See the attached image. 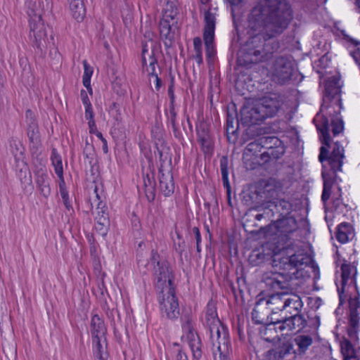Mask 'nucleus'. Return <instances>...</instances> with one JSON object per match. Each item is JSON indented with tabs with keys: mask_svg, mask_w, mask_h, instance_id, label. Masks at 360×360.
Returning <instances> with one entry per match:
<instances>
[{
	"mask_svg": "<svg viewBox=\"0 0 360 360\" xmlns=\"http://www.w3.org/2000/svg\"><path fill=\"white\" fill-rule=\"evenodd\" d=\"M72 17L78 22L82 21L86 15L83 0H68Z\"/></svg>",
	"mask_w": 360,
	"mask_h": 360,
	"instance_id": "26",
	"label": "nucleus"
},
{
	"mask_svg": "<svg viewBox=\"0 0 360 360\" xmlns=\"http://www.w3.org/2000/svg\"><path fill=\"white\" fill-rule=\"evenodd\" d=\"M193 46L195 53L202 52V40L200 37H197L193 39Z\"/></svg>",
	"mask_w": 360,
	"mask_h": 360,
	"instance_id": "60",
	"label": "nucleus"
},
{
	"mask_svg": "<svg viewBox=\"0 0 360 360\" xmlns=\"http://www.w3.org/2000/svg\"><path fill=\"white\" fill-rule=\"evenodd\" d=\"M174 247L175 251L179 254L180 257L182 256L183 252L186 249V243L184 240H179L178 243L174 242Z\"/></svg>",
	"mask_w": 360,
	"mask_h": 360,
	"instance_id": "53",
	"label": "nucleus"
},
{
	"mask_svg": "<svg viewBox=\"0 0 360 360\" xmlns=\"http://www.w3.org/2000/svg\"><path fill=\"white\" fill-rule=\"evenodd\" d=\"M271 322L270 326L272 324L278 325V330L280 332H285L286 333L293 330L297 332L302 330L308 332L307 330H305L307 327L316 331L320 326V319L318 316L310 317L308 315L307 319H306L304 315L300 313L297 315L294 314L292 316L281 317V319L271 318Z\"/></svg>",
	"mask_w": 360,
	"mask_h": 360,
	"instance_id": "7",
	"label": "nucleus"
},
{
	"mask_svg": "<svg viewBox=\"0 0 360 360\" xmlns=\"http://www.w3.org/2000/svg\"><path fill=\"white\" fill-rule=\"evenodd\" d=\"M51 160L52 162V165L54 167L55 172H63V168L62 164V158L56 148H53L51 150Z\"/></svg>",
	"mask_w": 360,
	"mask_h": 360,
	"instance_id": "40",
	"label": "nucleus"
},
{
	"mask_svg": "<svg viewBox=\"0 0 360 360\" xmlns=\"http://www.w3.org/2000/svg\"><path fill=\"white\" fill-rule=\"evenodd\" d=\"M292 19L291 6L286 0H261L248 16L249 38L238 53V65L249 68L271 58L280 49L276 37Z\"/></svg>",
	"mask_w": 360,
	"mask_h": 360,
	"instance_id": "1",
	"label": "nucleus"
},
{
	"mask_svg": "<svg viewBox=\"0 0 360 360\" xmlns=\"http://www.w3.org/2000/svg\"><path fill=\"white\" fill-rule=\"evenodd\" d=\"M183 319L184 323L182 324V328L185 331H186V335H190L191 333H194L191 317L189 315H185Z\"/></svg>",
	"mask_w": 360,
	"mask_h": 360,
	"instance_id": "49",
	"label": "nucleus"
},
{
	"mask_svg": "<svg viewBox=\"0 0 360 360\" xmlns=\"http://www.w3.org/2000/svg\"><path fill=\"white\" fill-rule=\"evenodd\" d=\"M33 172L35 176L36 185L40 194L47 198L51 195V189L45 165L41 161L38 165L34 164Z\"/></svg>",
	"mask_w": 360,
	"mask_h": 360,
	"instance_id": "14",
	"label": "nucleus"
},
{
	"mask_svg": "<svg viewBox=\"0 0 360 360\" xmlns=\"http://www.w3.org/2000/svg\"><path fill=\"white\" fill-rule=\"evenodd\" d=\"M332 132L334 136L339 134L343 130V122L338 118H333L331 120Z\"/></svg>",
	"mask_w": 360,
	"mask_h": 360,
	"instance_id": "47",
	"label": "nucleus"
},
{
	"mask_svg": "<svg viewBox=\"0 0 360 360\" xmlns=\"http://www.w3.org/2000/svg\"><path fill=\"white\" fill-rule=\"evenodd\" d=\"M240 120L235 113V116L231 115L229 112H227L226 119V133L228 139L230 141L229 134L235 135L238 129Z\"/></svg>",
	"mask_w": 360,
	"mask_h": 360,
	"instance_id": "34",
	"label": "nucleus"
},
{
	"mask_svg": "<svg viewBox=\"0 0 360 360\" xmlns=\"http://www.w3.org/2000/svg\"><path fill=\"white\" fill-rule=\"evenodd\" d=\"M10 150L15 158L16 167H19L20 163H21L25 169H27L24 162V148L22 146L14 141L10 143Z\"/></svg>",
	"mask_w": 360,
	"mask_h": 360,
	"instance_id": "29",
	"label": "nucleus"
},
{
	"mask_svg": "<svg viewBox=\"0 0 360 360\" xmlns=\"http://www.w3.org/2000/svg\"><path fill=\"white\" fill-rule=\"evenodd\" d=\"M344 158V148L338 142L334 143L330 155L327 147L323 146L320 148L319 160L323 167L321 175L323 188L321 200L323 203H326L330 196L331 188L337 177L336 173L338 171H341Z\"/></svg>",
	"mask_w": 360,
	"mask_h": 360,
	"instance_id": "3",
	"label": "nucleus"
},
{
	"mask_svg": "<svg viewBox=\"0 0 360 360\" xmlns=\"http://www.w3.org/2000/svg\"><path fill=\"white\" fill-rule=\"evenodd\" d=\"M30 38L33 47L41 56L45 54L51 43L53 48L56 47L52 31L44 24L41 13H34L30 17Z\"/></svg>",
	"mask_w": 360,
	"mask_h": 360,
	"instance_id": "5",
	"label": "nucleus"
},
{
	"mask_svg": "<svg viewBox=\"0 0 360 360\" xmlns=\"http://www.w3.org/2000/svg\"><path fill=\"white\" fill-rule=\"evenodd\" d=\"M349 326L354 327L359 325V315L356 309H354L352 311H349Z\"/></svg>",
	"mask_w": 360,
	"mask_h": 360,
	"instance_id": "51",
	"label": "nucleus"
},
{
	"mask_svg": "<svg viewBox=\"0 0 360 360\" xmlns=\"http://www.w3.org/2000/svg\"><path fill=\"white\" fill-rule=\"evenodd\" d=\"M143 184H144L145 188H148L149 186H155V180H154V177L153 176L150 177V175L148 174H147L143 177Z\"/></svg>",
	"mask_w": 360,
	"mask_h": 360,
	"instance_id": "58",
	"label": "nucleus"
},
{
	"mask_svg": "<svg viewBox=\"0 0 360 360\" xmlns=\"http://www.w3.org/2000/svg\"><path fill=\"white\" fill-rule=\"evenodd\" d=\"M83 65H84V68L83 76L87 77H91L92 74H93V70H92L91 67L88 64L86 60L83 61Z\"/></svg>",
	"mask_w": 360,
	"mask_h": 360,
	"instance_id": "62",
	"label": "nucleus"
},
{
	"mask_svg": "<svg viewBox=\"0 0 360 360\" xmlns=\"http://www.w3.org/2000/svg\"><path fill=\"white\" fill-rule=\"evenodd\" d=\"M252 319L255 324H261L265 326L266 321L262 319L261 314L253 309L252 312Z\"/></svg>",
	"mask_w": 360,
	"mask_h": 360,
	"instance_id": "54",
	"label": "nucleus"
},
{
	"mask_svg": "<svg viewBox=\"0 0 360 360\" xmlns=\"http://www.w3.org/2000/svg\"><path fill=\"white\" fill-rule=\"evenodd\" d=\"M285 148L283 143L264 150L260 155L262 164L267 163L271 160H276L281 158L285 153Z\"/></svg>",
	"mask_w": 360,
	"mask_h": 360,
	"instance_id": "22",
	"label": "nucleus"
},
{
	"mask_svg": "<svg viewBox=\"0 0 360 360\" xmlns=\"http://www.w3.org/2000/svg\"><path fill=\"white\" fill-rule=\"evenodd\" d=\"M303 303L301 297L292 292L286 295V299L284 300V303L282 305L281 311L286 314L285 316H287V314H289V316L297 315L300 312Z\"/></svg>",
	"mask_w": 360,
	"mask_h": 360,
	"instance_id": "18",
	"label": "nucleus"
},
{
	"mask_svg": "<svg viewBox=\"0 0 360 360\" xmlns=\"http://www.w3.org/2000/svg\"><path fill=\"white\" fill-rule=\"evenodd\" d=\"M91 331L92 338L94 340L95 338H101L106 333L104 321L97 314L94 315L91 318Z\"/></svg>",
	"mask_w": 360,
	"mask_h": 360,
	"instance_id": "25",
	"label": "nucleus"
},
{
	"mask_svg": "<svg viewBox=\"0 0 360 360\" xmlns=\"http://www.w3.org/2000/svg\"><path fill=\"white\" fill-rule=\"evenodd\" d=\"M266 115L262 111V108L259 105L255 103L252 105H244L240 110V121L242 125L248 126L249 128L246 130L245 134L243 135V139L245 141V136L248 135L250 131H252L251 127L253 125L260 124L265 119Z\"/></svg>",
	"mask_w": 360,
	"mask_h": 360,
	"instance_id": "10",
	"label": "nucleus"
},
{
	"mask_svg": "<svg viewBox=\"0 0 360 360\" xmlns=\"http://www.w3.org/2000/svg\"><path fill=\"white\" fill-rule=\"evenodd\" d=\"M266 255L259 250H254L249 256V262L252 266H259L266 259Z\"/></svg>",
	"mask_w": 360,
	"mask_h": 360,
	"instance_id": "41",
	"label": "nucleus"
},
{
	"mask_svg": "<svg viewBox=\"0 0 360 360\" xmlns=\"http://www.w3.org/2000/svg\"><path fill=\"white\" fill-rule=\"evenodd\" d=\"M193 233L195 235L196 240V250L198 252H201L200 243H201V235L200 230L198 227L195 226L193 228Z\"/></svg>",
	"mask_w": 360,
	"mask_h": 360,
	"instance_id": "52",
	"label": "nucleus"
},
{
	"mask_svg": "<svg viewBox=\"0 0 360 360\" xmlns=\"http://www.w3.org/2000/svg\"><path fill=\"white\" fill-rule=\"evenodd\" d=\"M189 347L192 351L193 356L196 359H200L202 355V342L196 333H191L186 335Z\"/></svg>",
	"mask_w": 360,
	"mask_h": 360,
	"instance_id": "24",
	"label": "nucleus"
},
{
	"mask_svg": "<svg viewBox=\"0 0 360 360\" xmlns=\"http://www.w3.org/2000/svg\"><path fill=\"white\" fill-rule=\"evenodd\" d=\"M27 136L32 143H35L39 141V129L37 122L32 120L27 128Z\"/></svg>",
	"mask_w": 360,
	"mask_h": 360,
	"instance_id": "43",
	"label": "nucleus"
},
{
	"mask_svg": "<svg viewBox=\"0 0 360 360\" xmlns=\"http://www.w3.org/2000/svg\"><path fill=\"white\" fill-rule=\"evenodd\" d=\"M316 128L321 134L322 143L327 147H330L331 139L329 134V121L328 118L323 116L321 119L320 123L316 124Z\"/></svg>",
	"mask_w": 360,
	"mask_h": 360,
	"instance_id": "28",
	"label": "nucleus"
},
{
	"mask_svg": "<svg viewBox=\"0 0 360 360\" xmlns=\"http://www.w3.org/2000/svg\"><path fill=\"white\" fill-rule=\"evenodd\" d=\"M275 231L273 232L276 235V240L275 244L279 252H286V255L295 253L291 248L292 242L290 237V234L295 231L297 228V223L293 217H284L277 219L276 221L272 220Z\"/></svg>",
	"mask_w": 360,
	"mask_h": 360,
	"instance_id": "6",
	"label": "nucleus"
},
{
	"mask_svg": "<svg viewBox=\"0 0 360 360\" xmlns=\"http://www.w3.org/2000/svg\"><path fill=\"white\" fill-rule=\"evenodd\" d=\"M158 172L160 190L165 197H169L174 191V183L172 171L170 169L165 170L162 165H161Z\"/></svg>",
	"mask_w": 360,
	"mask_h": 360,
	"instance_id": "17",
	"label": "nucleus"
},
{
	"mask_svg": "<svg viewBox=\"0 0 360 360\" xmlns=\"http://www.w3.org/2000/svg\"><path fill=\"white\" fill-rule=\"evenodd\" d=\"M310 262L311 258L304 253H292L286 256L276 254L271 262L274 270L265 272L262 281L269 289L289 295L294 290L292 281L300 278L302 266Z\"/></svg>",
	"mask_w": 360,
	"mask_h": 360,
	"instance_id": "2",
	"label": "nucleus"
},
{
	"mask_svg": "<svg viewBox=\"0 0 360 360\" xmlns=\"http://www.w3.org/2000/svg\"><path fill=\"white\" fill-rule=\"evenodd\" d=\"M349 311H352L354 309L357 311V309L360 307V302L358 298H350L349 300Z\"/></svg>",
	"mask_w": 360,
	"mask_h": 360,
	"instance_id": "61",
	"label": "nucleus"
},
{
	"mask_svg": "<svg viewBox=\"0 0 360 360\" xmlns=\"http://www.w3.org/2000/svg\"><path fill=\"white\" fill-rule=\"evenodd\" d=\"M290 340L293 342L295 356L305 354L309 347L313 344V338L310 335H298Z\"/></svg>",
	"mask_w": 360,
	"mask_h": 360,
	"instance_id": "21",
	"label": "nucleus"
},
{
	"mask_svg": "<svg viewBox=\"0 0 360 360\" xmlns=\"http://www.w3.org/2000/svg\"><path fill=\"white\" fill-rule=\"evenodd\" d=\"M340 348L343 360L356 359V351L353 345L349 340L344 339L340 343Z\"/></svg>",
	"mask_w": 360,
	"mask_h": 360,
	"instance_id": "33",
	"label": "nucleus"
},
{
	"mask_svg": "<svg viewBox=\"0 0 360 360\" xmlns=\"http://www.w3.org/2000/svg\"><path fill=\"white\" fill-rule=\"evenodd\" d=\"M96 136L101 141V143H103V151L104 153H108V143L107 140L103 136V134L100 131H96Z\"/></svg>",
	"mask_w": 360,
	"mask_h": 360,
	"instance_id": "59",
	"label": "nucleus"
},
{
	"mask_svg": "<svg viewBox=\"0 0 360 360\" xmlns=\"http://www.w3.org/2000/svg\"><path fill=\"white\" fill-rule=\"evenodd\" d=\"M150 262L153 266V275L155 277V286L161 290L162 292L167 287H175L174 276L172 274L168 262L161 259L160 255L155 250H152Z\"/></svg>",
	"mask_w": 360,
	"mask_h": 360,
	"instance_id": "8",
	"label": "nucleus"
},
{
	"mask_svg": "<svg viewBox=\"0 0 360 360\" xmlns=\"http://www.w3.org/2000/svg\"><path fill=\"white\" fill-rule=\"evenodd\" d=\"M265 358L266 360H283V358L280 354V352L276 345L266 352Z\"/></svg>",
	"mask_w": 360,
	"mask_h": 360,
	"instance_id": "46",
	"label": "nucleus"
},
{
	"mask_svg": "<svg viewBox=\"0 0 360 360\" xmlns=\"http://www.w3.org/2000/svg\"><path fill=\"white\" fill-rule=\"evenodd\" d=\"M276 314V312L274 311V314L271 313V315L270 316L266 317L265 326H264V328L261 330L262 335H263L264 340L268 342H271L272 341V340L270 338L265 337V335L267 334L268 330H271L274 329L276 332L277 330H278V325H276V324H272L271 326L269 325L270 323H271V318H274L275 319H278L277 318V316H275Z\"/></svg>",
	"mask_w": 360,
	"mask_h": 360,
	"instance_id": "39",
	"label": "nucleus"
},
{
	"mask_svg": "<svg viewBox=\"0 0 360 360\" xmlns=\"http://www.w3.org/2000/svg\"><path fill=\"white\" fill-rule=\"evenodd\" d=\"M196 133L202 150L209 153L212 149V141L208 124L206 122H200L196 126Z\"/></svg>",
	"mask_w": 360,
	"mask_h": 360,
	"instance_id": "20",
	"label": "nucleus"
},
{
	"mask_svg": "<svg viewBox=\"0 0 360 360\" xmlns=\"http://www.w3.org/2000/svg\"><path fill=\"white\" fill-rule=\"evenodd\" d=\"M259 142L258 137L254 141L249 143L245 148V153L248 155V153H252L255 155L257 152H260L262 148Z\"/></svg>",
	"mask_w": 360,
	"mask_h": 360,
	"instance_id": "45",
	"label": "nucleus"
},
{
	"mask_svg": "<svg viewBox=\"0 0 360 360\" xmlns=\"http://www.w3.org/2000/svg\"><path fill=\"white\" fill-rule=\"evenodd\" d=\"M176 112L174 109V106H169V114L167 115V119L170 122L172 125L176 124Z\"/></svg>",
	"mask_w": 360,
	"mask_h": 360,
	"instance_id": "57",
	"label": "nucleus"
},
{
	"mask_svg": "<svg viewBox=\"0 0 360 360\" xmlns=\"http://www.w3.org/2000/svg\"><path fill=\"white\" fill-rule=\"evenodd\" d=\"M295 72L293 63L286 56L276 58L274 63L273 76L280 84H285L291 79Z\"/></svg>",
	"mask_w": 360,
	"mask_h": 360,
	"instance_id": "13",
	"label": "nucleus"
},
{
	"mask_svg": "<svg viewBox=\"0 0 360 360\" xmlns=\"http://www.w3.org/2000/svg\"><path fill=\"white\" fill-rule=\"evenodd\" d=\"M254 309L261 314L264 321L269 316L268 314L270 311L274 314L275 311V309L269 306L268 301L266 300V295L263 292H260L257 296Z\"/></svg>",
	"mask_w": 360,
	"mask_h": 360,
	"instance_id": "23",
	"label": "nucleus"
},
{
	"mask_svg": "<svg viewBox=\"0 0 360 360\" xmlns=\"http://www.w3.org/2000/svg\"><path fill=\"white\" fill-rule=\"evenodd\" d=\"M177 20H160L159 27L160 36L164 39V44L169 48L175 37L176 31L178 30Z\"/></svg>",
	"mask_w": 360,
	"mask_h": 360,
	"instance_id": "16",
	"label": "nucleus"
},
{
	"mask_svg": "<svg viewBox=\"0 0 360 360\" xmlns=\"http://www.w3.org/2000/svg\"><path fill=\"white\" fill-rule=\"evenodd\" d=\"M110 226L109 217L104 216L103 218H99L95 224V230L102 237H105L108 231Z\"/></svg>",
	"mask_w": 360,
	"mask_h": 360,
	"instance_id": "38",
	"label": "nucleus"
},
{
	"mask_svg": "<svg viewBox=\"0 0 360 360\" xmlns=\"http://www.w3.org/2000/svg\"><path fill=\"white\" fill-rule=\"evenodd\" d=\"M97 213L95 217L96 221H98L99 218H103L104 216L108 217V213L107 212V207L102 201H99L96 203Z\"/></svg>",
	"mask_w": 360,
	"mask_h": 360,
	"instance_id": "48",
	"label": "nucleus"
},
{
	"mask_svg": "<svg viewBox=\"0 0 360 360\" xmlns=\"http://www.w3.org/2000/svg\"><path fill=\"white\" fill-rule=\"evenodd\" d=\"M353 236L352 227L349 223L343 222L338 225L335 236L340 243H345L347 242L350 237L352 238Z\"/></svg>",
	"mask_w": 360,
	"mask_h": 360,
	"instance_id": "27",
	"label": "nucleus"
},
{
	"mask_svg": "<svg viewBox=\"0 0 360 360\" xmlns=\"http://www.w3.org/2000/svg\"><path fill=\"white\" fill-rule=\"evenodd\" d=\"M257 103L262 108L264 114H266V118L274 116L281 106L280 101L275 94L265 96Z\"/></svg>",
	"mask_w": 360,
	"mask_h": 360,
	"instance_id": "19",
	"label": "nucleus"
},
{
	"mask_svg": "<svg viewBox=\"0 0 360 360\" xmlns=\"http://www.w3.org/2000/svg\"><path fill=\"white\" fill-rule=\"evenodd\" d=\"M206 324L210 328L211 337L215 333L218 340L217 352H214V360H229L231 347L229 339L227 328L218 318L214 304L210 301L207 305L205 312Z\"/></svg>",
	"mask_w": 360,
	"mask_h": 360,
	"instance_id": "4",
	"label": "nucleus"
},
{
	"mask_svg": "<svg viewBox=\"0 0 360 360\" xmlns=\"http://www.w3.org/2000/svg\"><path fill=\"white\" fill-rule=\"evenodd\" d=\"M149 64L148 66H146V72H148V75L150 76H154L155 75H158L156 72V65H158V60L155 57L154 53L152 52V53L149 56Z\"/></svg>",
	"mask_w": 360,
	"mask_h": 360,
	"instance_id": "44",
	"label": "nucleus"
},
{
	"mask_svg": "<svg viewBox=\"0 0 360 360\" xmlns=\"http://www.w3.org/2000/svg\"><path fill=\"white\" fill-rule=\"evenodd\" d=\"M259 141L262 148L265 150L283 143L281 140L274 136H261L259 137Z\"/></svg>",
	"mask_w": 360,
	"mask_h": 360,
	"instance_id": "35",
	"label": "nucleus"
},
{
	"mask_svg": "<svg viewBox=\"0 0 360 360\" xmlns=\"http://www.w3.org/2000/svg\"><path fill=\"white\" fill-rule=\"evenodd\" d=\"M352 267L350 264H343L341 266V271H342V288L341 290L338 289L339 292V297H340V303L342 302V294L344 291L345 286L347 284V282L348 279L350 278L351 276V271Z\"/></svg>",
	"mask_w": 360,
	"mask_h": 360,
	"instance_id": "36",
	"label": "nucleus"
},
{
	"mask_svg": "<svg viewBox=\"0 0 360 360\" xmlns=\"http://www.w3.org/2000/svg\"><path fill=\"white\" fill-rule=\"evenodd\" d=\"M276 347L280 352V354L282 356L283 359L287 355L291 354H295L293 342H292L290 339L280 342L278 345H276Z\"/></svg>",
	"mask_w": 360,
	"mask_h": 360,
	"instance_id": "37",
	"label": "nucleus"
},
{
	"mask_svg": "<svg viewBox=\"0 0 360 360\" xmlns=\"http://www.w3.org/2000/svg\"><path fill=\"white\" fill-rule=\"evenodd\" d=\"M94 114L92 106H86L85 108V118L87 120H94Z\"/></svg>",
	"mask_w": 360,
	"mask_h": 360,
	"instance_id": "63",
	"label": "nucleus"
},
{
	"mask_svg": "<svg viewBox=\"0 0 360 360\" xmlns=\"http://www.w3.org/2000/svg\"><path fill=\"white\" fill-rule=\"evenodd\" d=\"M341 85L340 79L335 77L328 79L325 84V91L323 97L321 108L338 105L341 108Z\"/></svg>",
	"mask_w": 360,
	"mask_h": 360,
	"instance_id": "12",
	"label": "nucleus"
},
{
	"mask_svg": "<svg viewBox=\"0 0 360 360\" xmlns=\"http://www.w3.org/2000/svg\"><path fill=\"white\" fill-rule=\"evenodd\" d=\"M229 159L227 156H222L220 159V170L221 174V179L224 186L227 189L228 195L231 192V186L229 181L228 172Z\"/></svg>",
	"mask_w": 360,
	"mask_h": 360,
	"instance_id": "32",
	"label": "nucleus"
},
{
	"mask_svg": "<svg viewBox=\"0 0 360 360\" xmlns=\"http://www.w3.org/2000/svg\"><path fill=\"white\" fill-rule=\"evenodd\" d=\"M178 8L174 1L167 0L162 9V18L161 20H177Z\"/></svg>",
	"mask_w": 360,
	"mask_h": 360,
	"instance_id": "31",
	"label": "nucleus"
},
{
	"mask_svg": "<svg viewBox=\"0 0 360 360\" xmlns=\"http://www.w3.org/2000/svg\"><path fill=\"white\" fill-rule=\"evenodd\" d=\"M205 25L203 28V40L205 45L206 56L208 60L212 58L216 54L214 46V30L216 25L215 14L210 10L204 13Z\"/></svg>",
	"mask_w": 360,
	"mask_h": 360,
	"instance_id": "11",
	"label": "nucleus"
},
{
	"mask_svg": "<svg viewBox=\"0 0 360 360\" xmlns=\"http://www.w3.org/2000/svg\"><path fill=\"white\" fill-rule=\"evenodd\" d=\"M60 194L61 195V198H62V200H63V202L66 210L68 212H70L71 213L74 212V209H73L72 205L71 204V201H70V198H69L68 192L67 191V192L62 193H60Z\"/></svg>",
	"mask_w": 360,
	"mask_h": 360,
	"instance_id": "50",
	"label": "nucleus"
},
{
	"mask_svg": "<svg viewBox=\"0 0 360 360\" xmlns=\"http://www.w3.org/2000/svg\"><path fill=\"white\" fill-rule=\"evenodd\" d=\"M80 94H81V98H82V103L85 105V108L86 106H91V104L90 101H89V99L88 98V96L86 94V91L82 89L81 91Z\"/></svg>",
	"mask_w": 360,
	"mask_h": 360,
	"instance_id": "64",
	"label": "nucleus"
},
{
	"mask_svg": "<svg viewBox=\"0 0 360 360\" xmlns=\"http://www.w3.org/2000/svg\"><path fill=\"white\" fill-rule=\"evenodd\" d=\"M56 174H57V176L59 178L58 186H59L60 193L67 192L68 190L66 188V185H65V179H64V176H63V172H60V173H56Z\"/></svg>",
	"mask_w": 360,
	"mask_h": 360,
	"instance_id": "56",
	"label": "nucleus"
},
{
	"mask_svg": "<svg viewBox=\"0 0 360 360\" xmlns=\"http://www.w3.org/2000/svg\"><path fill=\"white\" fill-rule=\"evenodd\" d=\"M292 209L291 202L285 199L276 198L266 202L264 207V213L269 215V212H271L273 217L278 214V217H284L288 216Z\"/></svg>",
	"mask_w": 360,
	"mask_h": 360,
	"instance_id": "15",
	"label": "nucleus"
},
{
	"mask_svg": "<svg viewBox=\"0 0 360 360\" xmlns=\"http://www.w3.org/2000/svg\"><path fill=\"white\" fill-rule=\"evenodd\" d=\"M161 314L166 318L174 320L177 319L180 314V309L178 298L175 294V287H167L164 292L160 290L158 296Z\"/></svg>",
	"mask_w": 360,
	"mask_h": 360,
	"instance_id": "9",
	"label": "nucleus"
},
{
	"mask_svg": "<svg viewBox=\"0 0 360 360\" xmlns=\"http://www.w3.org/2000/svg\"><path fill=\"white\" fill-rule=\"evenodd\" d=\"M145 194L147 200L149 202H153L155 198V186H149L145 188Z\"/></svg>",
	"mask_w": 360,
	"mask_h": 360,
	"instance_id": "55",
	"label": "nucleus"
},
{
	"mask_svg": "<svg viewBox=\"0 0 360 360\" xmlns=\"http://www.w3.org/2000/svg\"><path fill=\"white\" fill-rule=\"evenodd\" d=\"M93 342L95 343L94 348V354L95 358H108V354L105 350L103 345L101 344V338L93 339Z\"/></svg>",
	"mask_w": 360,
	"mask_h": 360,
	"instance_id": "42",
	"label": "nucleus"
},
{
	"mask_svg": "<svg viewBox=\"0 0 360 360\" xmlns=\"http://www.w3.org/2000/svg\"><path fill=\"white\" fill-rule=\"evenodd\" d=\"M285 292H276L266 296V300L268 301L269 307H273L276 310L281 311L282 305L284 303V300L286 299Z\"/></svg>",
	"mask_w": 360,
	"mask_h": 360,
	"instance_id": "30",
	"label": "nucleus"
}]
</instances>
